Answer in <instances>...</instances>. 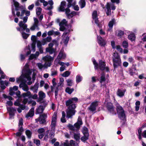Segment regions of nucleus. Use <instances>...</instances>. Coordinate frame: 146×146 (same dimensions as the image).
Returning a JSON list of instances; mask_svg holds the SVG:
<instances>
[{"instance_id":"64","label":"nucleus","mask_w":146,"mask_h":146,"mask_svg":"<svg viewBox=\"0 0 146 146\" xmlns=\"http://www.w3.org/2000/svg\"><path fill=\"white\" fill-rule=\"evenodd\" d=\"M143 38H142V40L143 41H146V33H143L142 35Z\"/></svg>"},{"instance_id":"15","label":"nucleus","mask_w":146,"mask_h":146,"mask_svg":"<svg viewBox=\"0 0 146 146\" xmlns=\"http://www.w3.org/2000/svg\"><path fill=\"white\" fill-rule=\"evenodd\" d=\"M34 23L33 25L30 28V29L32 31H34L35 29L38 30H39L38 27L39 21L38 19L35 17L33 18Z\"/></svg>"},{"instance_id":"11","label":"nucleus","mask_w":146,"mask_h":146,"mask_svg":"<svg viewBox=\"0 0 146 146\" xmlns=\"http://www.w3.org/2000/svg\"><path fill=\"white\" fill-rule=\"evenodd\" d=\"M16 11V15L19 17L20 16V18L22 19V17L23 16L24 14L25 13L26 15L29 16L30 15V12L29 11L25 12V10H15Z\"/></svg>"},{"instance_id":"46","label":"nucleus","mask_w":146,"mask_h":146,"mask_svg":"<svg viewBox=\"0 0 146 146\" xmlns=\"http://www.w3.org/2000/svg\"><path fill=\"white\" fill-rule=\"evenodd\" d=\"M82 131L84 135H89L88 128L86 127H83Z\"/></svg>"},{"instance_id":"56","label":"nucleus","mask_w":146,"mask_h":146,"mask_svg":"<svg viewBox=\"0 0 146 146\" xmlns=\"http://www.w3.org/2000/svg\"><path fill=\"white\" fill-rule=\"evenodd\" d=\"M22 34V37L23 38L27 39L29 36V35L27 33H24L23 32H21Z\"/></svg>"},{"instance_id":"41","label":"nucleus","mask_w":146,"mask_h":146,"mask_svg":"<svg viewBox=\"0 0 146 146\" xmlns=\"http://www.w3.org/2000/svg\"><path fill=\"white\" fill-rule=\"evenodd\" d=\"M23 125V119L22 118L20 119L19 122V130L20 131H23V129L22 128V126Z\"/></svg>"},{"instance_id":"43","label":"nucleus","mask_w":146,"mask_h":146,"mask_svg":"<svg viewBox=\"0 0 146 146\" xmlns=\"http://www.w3.org/2000/svg\"><path fill=\"white\" fill-rule=\"evenodd\" d=\"M66 3L65 1H62L61 2L59 9H66Z\"/></svg>"},{"instance_id":"49","label":"nucleus","mask_w":146,"mask_h":146,"mask_svg":"<svg viewBox=\"0 0 146 146\" xmlns=\"http://www.w3.org/2000/svg\"><path fill=\"white\" fill-rule=\"evenodd\" d=\"M55 62L59 64L60 65L62 66H65V63L63 62L60 61V60L58 59H56L55 60Z\"/></svg>"},{"instance_id":"27","label":"nucleus","mask_w":146,"mask_h":146,"mask_svg":"<svg viewBox=\"0 0 146 146\" xmlns=\"http://www.w3.org/2000/svg\"><path fill=\"white\" fill-rule=\"evenodd\" d=\"M7 110L8 112H9V115L11 117H13L14 115L15 112L16 111V110L12 107H7Z\"/></svg>"},{"instance_id":"16","label":"nucleus","mask_w":146,"mask_h":146,"mask_svg":"<svg viewBox=\"0 0 146 146\" xmlns=\"http://www.w3.org/2000/svg\"><path fill=\"white\" fill-rule=\"evenodd\" d=\"M99 103L98 101H94L92 102L89 108V109L92 111L96 110L97 107L99 105Z\"/></svg>"},{"instance_id":"25","label":"nucleus","mask_w":146,"mask_h":146,"mask_svg":"<svg viewBox=\"0 0 146 146\" xmlns=\"http://www.w3.org/2000/svg\"><path fill=\"white\" fill-rule=\"evenodd\" d=\"M9 82L7 81H1L0 82V88L2 90H4L5 89L6 86H7L9 84Z\"/></svg>"},{"instance_id":"31","label":"nucleus","mask_w":146,"mask_h":146,"mask_svg":"<svg viewBox=\"0 0 146 146\" xmlns=\"http://www.w3.org/2000/svg\"><path fill=\"white\" fill-rule=\"evenodd\" d=\"M34 108H32L29 110V113L26 115V117L27 118L33 116L34 113Z\"/></svg>"},{"instance_id":"63","label":"nucleus","mask_w":146,"mask_h":146,"mask_svg":"<svg viewBox=\"0 0 146 146\" xmlns=\"http://www.w3.org/2000/svg\"><path fill=\"white\" fill-rule=\"evenodd\" d=\"M105 76H104V74H102V76H101V80H100V83H102L103 82L105 81Z\"/></svg>"},{"instance_id":"1","label":"nucleus","mask_w":146,"mask_h":146,"mask_svg":"<svg viewBox=\"0 0 146 146\" xmlns=\"http://www.w3.org/2000/svg\"><path fill=\"white\" fill-rule=\"evenodd\" d=\"M28 63L26 64L22 70V74L20 77L16 78V82L18 83L21 82L19 87L25 91H27L29 90L28 86L26 84L27 81L29 85H31L32 82L31 81V74L33 70L29 69Z\"/></svg>"},{"instance_id":"48","label":"nucleus","mask_w":146,"mask_h":146,"mask_svg":"<svg viewBox=\"0 0 146 146\" xmlns=\"http://www.w3.org/2000/svg\"><path fill=\"white\" fill-rule=\"evenodd\" d=\"M140 104V102L139 101H137L135 102V110L136 111L139 110Z\"/></svg>"},{"instance_id":"21","label":"nucleus","mask_w":146,"mask_h":146,"mask_svg":"<svg viewBox=\"0 0 146 146\" xmlns=\"http://www.w3.org/2000/svg\"><path fill=\"white\" fill-rule=\"evenodd\" d=\"M42 59L45 62H47V63H50L51 66V62L54 60V58L52 57L49 55H47L43 57Z\"/></svg>"},{"instance_id":"17","label":"nucleus","mask_w":146,"mask_h":146,"mask_svg":"<svg viewBox=\"0 0 146 146\" xmlns=\"http://www.w3.org/2000/svg\"><path fill=\"white\" fill-rule=\"evenodd\" d=\"M16 94L17 96L18 97V99L15 101L14 103V105L16 106H19L20 105V103L21 101V92L19 91H17Z\"/></svg>"},{"instance_id":"9","label":"nucleus","mask_w":146,"mask_h":146,"mask_svg":"<svg viewBox=\"0 0 146 146\" xmlns=\"http://www.w3.org/2000/svg\"><path fill=\"white\" fill-rule=\"evenodd\" d=\"M117 113L119 117L121 120H124L125 116L124 111L122 108L119 105L117 106Z\"/></svg>"},{"instance_id":"34","label":"nucleus","mask_w":146,"mask_h":146,"mask_svg":"<svg viewBox=\"0 0 146 146\" xmlns=\"http://www.w3.org/2000/svg\"><path fill=\"white\" fill-rule=\"evenodd\" d=\"M66 57L65 53L62 51H61L59 53L57 58L56 59L60 60L62 59H64Z\"/></svg>"},{"instance_id":"50","label":"nucleus","mask_w":146,"mask_h":146,"mask_svg":"<svg viewBox=\"0 0 146 146\" xmlns=\"http://www.w3.org/2000/svg\"><path fill=\"white\" fill-rule=\"evenodd\" d=\"M82 80V77L80 75H77L76 77V81L77 83L80 82Z\"/></svg>"},{"instance_id":"22","label":"nucleus","mask_w":146,"mask_h":146,"mask_svg":"<svg viewBox=\"0 0 146 146\" xmlns=\"http://www.w3.org/2000/svg\"><path fill=\"white\" fill-rule=\"evenodd\" d=\"M13 2L16 9H25V6L20 5V3L17 1H15V0H13Z\"/></svg>"},{"instance_id":"8","label":"nucleus","mask_w":146,"mask_h":146,"mask_svg":"<svg viewBox=\"0 0 146 146\" xmlns=\"http://www.w3.org/2000/svg\"><path fill=\"white\" fill-rule=\"evenodd\" d=\"M19 25V27L17 28V29L18 31L22 32L26 30V32L27 33H28L30 32L29 29L27 28V25L25 23H23L22 21H20Z\"/></svg>"},{"instance_id":"4","label":"nucleus","mask_w":146,"mask_h":146,"mask_svg":"<svg viewBox=\"0 0 146 146\" xmlns=\"http://www.w3.org/2000/svg\"><path fill=\"white\" fill-rule=\"evenodd\" d=\"M31 40L33 43L31 46L28 45L25 49V52L27 56L30 54L32 51L33 52L35 51V43L36 40V37L35 36L32 35L31 37Z\"/></svg>"},{"instance_id":"5","label":"nucleus","mask_w":146,"mask_h":146,"mask_svg":"<svg viewBox=\"0 0 146 146\" xmlns=\"http://www.w3.org/2000/svg\"><path fill=\"white\" fill-rule=\"evenodd\" d=\"M56 113L54 112L52 117L51 124V128L50 134V137L51 138L53 137L54 135L55 127L56 124Z\"/></svg>"},{"instance_id":"7","label":"nucleus","mask_w":146,"mask_h":146,"mask_svg":"<svg viewBox=\"0 0 146 146\" xmlns=\"http://www.w3.org/2000/svg\"><path fill=\"white\" fill-rule=\"evenodd\" d=\"M113 61L114 68L117 67L120 65L121 60L117 52L114 53L113 56Z\"/></svg>"},{"instance_id":"44","label":"nucleus","mask_w":146,"mask_h":146,"mask_svg":"<svg viewBox=\"0 0 146 146\" xmlns=\"http://www.w3.org/2000/svg\"><path fill=\"white\" fill-rule=\"evenodd\" d=\"M19 106V108L17 109V111L19 113H20L22 111V110H24L25 108V105L21 104V103H20V106Z\"/></svg>"},{"instance_id":"58","label":"nucleus","mask_w":146,"mask_h":146,"mask_svg":"<svg viewBox=\"0 0 146 146\" xmlns=\"http://www.w3.org/2000/svg\"><path fill=\"white\" fill-rule=\"evenodd\" d=\"M123 46L126 48L128 46V43L127 41H124L122 43Z\"/></svg>"},{"instance_id":"13","label":"nucleus","mask_w":146,"mask_h":146,"mask_svg":"<svg viewBox=\"0 0 146 146\" xmlns=\"http://www.w3.org/2000/svg\"><path fill=\"white\" fill-rule=\"evenodd\" d=\"M59 12H65L68 18H70L75 16L76 13L74 11L70 12V10H58Z\"/></svg>"},{"instance_id":"26","label":"nucleus","mask_w":146,"mask_h":146,"mask_svg":"<svg viewBox=\"0 0 146 146\" xmlns=\"http://www.w3.org/2000/svg\"><path fill=\"white\" fill-rule=\"evenodd\" d=\"M39 55V53L37 51L35 54H31L30 55L29 60L36 59Z\"/></svg>"},{"instance_id":"47","label":"nucleus","mask_w":146,"mask_h":146,"mask_svg":"<svg viewBox=\"0 0 146 146\" xmlns=\"http://www.w3.org/2000/svg\"><path fill=\"white\" fill-rule=\"evenodd\" d=\"M31 96V93L29 91H28L26 93H23L22 94V96L23 98H25L26 97L30 98Z\"/></svg>"},{"instance_id":"2","label":"nucleus","mask_w":146,"mask_h":146,"mask_svg":"<svg viewBox=\"0 0 146 146\" xmlns=\"http://www.w3.org/2000/svg\"><path fill=\"white\" fill-rule=\"evenodd\" d=\"M78 100L76 97L70 98L66 102V105L67 106H69L67 111V117L70 118L74 115L75 111L74 109L76 108L75 103Z\"/></svg>"},{"instance_id":"60","label":"nucleus","mask_w":146,"mask_h":146,"mask_svg":"<svg viewBox=\"0 0 146 146\" xmlns=\"http://www.w3.org/2000/svg\"><path fill=\"white\" fill-rule=\"evenodd\" d=\"M3 96L4 98L8 99L9 100H12L13 99L11 97L9 96H7L5 94H3Z\"/></svg>"},{"instance_id":"24","label":"nucleus","mask_w":146,"mask_h":146,"mask_svg":"<svg viewBox=\"0 0 146 146\" xmlns=\"http://www.w3.org/2000/svg\"><path fill=\"white\" fill-rule=\"evenodd\" d=\"M38 96L39 98L37 99V101L41 102L43 99L45 97V94L42 91H40L38 93Z\"/></svg>"},{"instance_id":"52","label":"nucleus","mask_w":146,"mask_h":146,"mask_svg":"<svg viewBox=\"0 0 146 146\" xmlns=\"http://www.w3.org/2000/svg\"><path fill=\"white\" fill-rule=\"evenodd\" d=\"M70 73L69 71H66L62 74V76L64 77H67L70 75Z\"/></svg>"},{"instance_id":"40","label":"nucleus","mask_w":146,"mask_h":146,"mask_svg":"<svg viewBox=\"0 0 146 146\" xmlns=\"http://www.w3.org/2000/svg\"><path fill=\"white\" fill-rule=\"evenodd\" d=\"M99 66L100 69L101 70H103L106 68L105 62L102 60H100L99 61Z\"/></svg>"},{"instance_id":"45","label":"nucleus","mask_w":146,"mask_h":146,"mask_svg":"<svg viewBox=\"0 0 146 146\" xmlns=\"http://www.w3.org/2000/svg\"><path fill=\"white\" fill-rule=\"evenodd\" d=\"M79 3L80 8L81 9L83 8L86 5L85 0H80Z\"/></svg>"},{"instance_id":"51","label":"nucleus","mask_w":146,"mask_h":146,"mask_svg":"<svg viewBox=\"0 0 146 146\" xmlns=\"http://www.w3.org/2000/svg\"><path fill=\"white\" fill-rule=\"evenodd\" d=\"M92 61L93 62V63L94 66V68L95 69H97L98 67L99 66L98 64L96 62L94 58H92Z\"/></svg>"},{"instance_id":"18","label":"nucleus","mask_w":146,"mask_h":146,"mask_svg":"<svg viewBox=\"0 0 146 146\" xmlns=\"http://www.w3.org/2000/svg\"><path fill=\"white\" fill-rule=\"evenodd\" d=\"M39 69L40 70L44 69L47 68L48 67L50 66V63H47V62H45L44 64H43L41 63H37L36 64Z\"/></svg>"},{"instance_id":"37","label":"nucleus","mask_w":146,"mask_h":146,"mask_svg":"<svg viewBox=\"0 0 146 146\" xmlns=\"http://www.w3.org/2000/svg\"><path fill=\"white\" fill-rule=\"evenodd\" d=\"M124 34L123 31L120 30H117L116 31V35L119 38H121Z\"/></svg>"},{"instance_id":"55","label":"nucleus","mask_w":146,"mask_h":146,"mask_svg":"<svg viewBox=\"0 0 146 146\" xmlns=\"http://www.w3.org/2000/svg\"><path fill=\"white\" fill-rule=\"evenodd\" d=\"M26 134L28 138H31L32 133L29 130H27L26 131Z\"/></svg>"},{"instance_id":"54","label":"nucleus","mask_w":146,"mask_h":146,"mask_svg":"<svg viewBox=\"0 0 146 146\" xmlns=\"http://www.w3.org/2000/svg\"><path fill=\"white\" fill-rule=\"evenodd\" d=\"M89 135H84V136L82 137L81 138V140L83 142L85 141L88 139Z\"/></svg>"},{"instance_id":"36","label":"nucleus","mask_w":146,"mask_h":146,"mask_svg":"<svg viewBox=\"0 0 146 146\" xmlns=\"http://www.w3.org/2000/svg\"><path fill=\"white\" fill-rule=\"evenodd\" d=\"M135 36L134 33L131 32L128 35V39L131 41H134L135 39Z\"/></svg>"},{"instance_id":"62","label":"nucleus","mask_w":146,"mask_h":146,"mask_svg":"<svg viewBox=\"0 0 146 146\" xmlns=\"http://www.w3.org/2000/svg\"><path fill=\"white\" fill-rule=\"evenodd\" d=\"M34 142L35 143L37 146H39L40 144V141L38 139H35L34 141Z\"/></svg>"},{"instance_id":"61","label":"nucleus","mask_w":146,"mask_h":146,"mask_svg":"<svg viewBox=\"0 0 146 146\" xmlns=\"http://www.w3.org/2000/svg\"><path fill=\"white\" fill-rule=\"evenodd\" d=\"M67 83L68 85L71 86L72 85V80L70 79H68L66 80Z\"/></svg>"},{"instance_id":"42","label":"nucleus","mask_w":146,"mask_h":146,"mask_svg":"<svg viewBox=\"0 0 146 146\" xmlns=\"http://www.w3.org/2000/svg\"><path fill=\"white\" fill-rule=\"evenodd\" d=\"M54 4L52 0H49L48 1V3L47 9H52L53 8V5Z\"/></svg>"},{"instance_id":"29","label":"nucleus","mask_w":146,"mask_h":146,"mask_svg":"<svg viewBox=\"0 0 146 146\" xmlns=\"http://www.w3.org/2000/svg\"><path fill=\"white\" fill-rule=\"evenodd\" d=\"M42 10H36V15L40 21L42 20L43 18V14L41 13Z\"/></svg>"},{"instance_id":"30","label":"nucleus","mask_w":146,"mask_h":146,"mask_svg":"<svg viewBox=\"0 0 146 146\" xmlns=\"http://www.w3.org/2000/svg\"><path fill=\"white\" fill-rule=\"evenodd\" d=\"M107 108L108 110L110 113L113 114H114V108L112 103L110 102L108 103L107 105Z\"/></svg>"},{"instance_id":"6","label":"nucleus","mask_w":146,"mask_h":146,"mask_svg":"<svg viewBox=\"0 0 146 146\" xmlns=\"http://www.w3.org/2000/svg\"><path fill=\"white\" fill-rule=\"evenodd\" d=\"M51 37L50 36H48L46 38L43 39L41 41L38 40L37 41V47L38 48L39 51L40 53L43 52V49L42 45H44L46 44L47 42H50L51 40Z\"/></svg>"},{"instance_id":"59","label":"nucleus","mask_w":146,"mask_h":146,"mask_svg":"<svg viewBox=\"0 0 146 146\" xmlns=\"http://www.w3.org/2000/svg\"><path fill=\"white\" fill-rule=\"evenodd\" d=\"M117 50L119 51L120 52L122 53L123 52V49H122L121 47V46H120L118 45L117 46H116V48Z\"/></svg>"},{"instance_id":"23","label":"nucleus","mask_w":146,"mask_h":146,"mask_svg":"<svg viewBox=\"0 0 146 146\" xmlns=\"http://www.w3.org/2000/svg\"><path fill=\"white\" fill-rule=\"evenodd\" d=\"M46 117V115L45 114H43L40 115V117L36 119V121L38 120L39 121L40 123L43 124L45 122V119Z\"/></svg>"},{"instance_id":"38","label":"nucleus","mask_w":146,"mask_h":146,"mask_svg":"<svg viewBox=\"0 0 146 146\" xmlns=\"http://www.w3.org/2000/svg\"><path fill=\"white\" fill-rule=\"evenodd\" d=\"M38 88V84L36 83L34 86H32L30 89L32 90L34 93H37Z\"/></svg>"},{"instance_id":"33","label":"nucleus","mask_w":146,"mask_h":146,"mask_svg":"<svg viewBox=\"0 0 146 146\" xmlns=\"http://www.w3.org/2000/svg\"><path fill=\"white\" fill-rule=\"evenodd\" d=\"M46 51L47 52H48L50 54L54 53V56H55L56 55V50L53 48H46Z\"/></svg>"},{"instance_id":"35","label":"nucleus","mask_w":146,"mask_h":146,"mask_svg":"<svg viewBox=\"0 0 146 146\" xmlns=\"http://www.w3.org/2000/svg\"><path fill=\"white\" fill-rule=\"evenodd\" d=\"M115 20L114 19H112L111 21H110L108 23V26L109 28L108 29V31H110L112 28L113 25L115 23Z\"/></svg>"},{"instance_id":"14","label":"nucleus","mask_w":146,"mask_h":146,"mask_svg":"<svg viewBox=\"0 0 146 146\" xmlns=\"http://www.w3.org/2000/svg\"><path fill=\"white\" fill-rule=\"evenodd\" d=\"M69 31H68L67 32H64L62 35V42H63L65 45L67 44L69 40Z\"/></svg>"},{"instance_id":"3","label":"nucleus","mask_w":146,"mask_h":146,"mask_svg":"<svg viewBox=\"0 0 146 146\" xmlns=\"http://www.w3.org/2000/svg\"><path fill=\"white\" fill-rule=\"evenodd\" d=\"M82 124V119L80 117H79L77 122L74 124V126L70 124H69L67 126L70 129L74 132H76V133H74V137L77 141L79 140L80 139V134L78 131Z\"/></svg>"},{"instance_id":"12","label":"nucleus","mask_w":146,"mask_h":146,"mask_svg":"<svg viewBox=\"0 0 146 146\" xmlns=\"http://www.w3.org/2000/svg\"><path fill=\"white\" fill-rule=\"evenodd\" d=\"M47 103L43 101V104L39 106L36 110V114L42 113L46 106Z\"/></svg>"},{"instance_id":"53","label":"nucleus","mask_w":146,"mask_h":146,"mask_svg":"<svg viewBox=\"0 0 146 146\" xmlns=\"http://www.w3.org/2000/svg\"><path fill=\"white\" fill-rule=\"evenodd\" d=\"M74 90V89H71L68 87L66 88L65 91L66 92L70 94L72 93Z\"/></svg>"},{"instance_id":"20","label":"nucleus","mask_w":146,"mask_h":146,"mask_svg":"<svg viewBox=\"0 0 146 146\" xmlns=\"http://www.w3.org/2000/svg\"><path fill=\"white\" fill-rule=\"evenodd\" d=\"M67 21L66 19H64L59 24L60 26V29L61 31H63L65 29V26L67 25Z\"/></svg>"},{"instance_id":"39","label":"nucleus","mask_w":146,"mask_h":146,"mask_svg":"<svg viewBox=\"0 0 146 146\" xmlns=\"http://www.w3.org/2000/svg\"><path fill=\"white\" fill-rule=\"evenodd\" d=\"M18 87L17 86H14L13 88H11L9 89L10 91L9 94L11 95H13L14 93L13 92V91H17L18 90Z\"/></svg>"},{"instance_id":"57","label":"nucleus","mask_w":146,"mask_h":146,"mask_svg":"<svg viewBox=\"0 0 146 146\" xmlns=\"http://www.w3.org/2000/svg\"><path fill=\"white\" fill-rule=\"evenodd\" d=\"M64 82V78H61L60 79L59 82L58 83L59 86H62Z\"/></svg>"},{"instance_id":"19","label":"nucleus","mask_w":146,"mask_h":146,"mask_svg":"<svg viewBox=\"0 0 146 146\" xmlns=\"http://www.w3.org/2000/svg\"><path fill=\"white\" fill-rule=\"evenodd\" d=\"M97 41L98 44L101 46H104L106 44V40L100 36H97Z\"/></svg>"},{"instance_id":"10","label":"nucleus","mask_w":146,"mask_h":146,"mask_svg":"<svg viewBox=\"0 0 146 146\" xmlns=\"http://www.w3.org/2000/svg\"><path fill=\"white\" fill-rule=\"evenodd\" d=\"M68 2L67 7L66 9H69L71 6H72L74 9H79V7L78 5H76V2L73 0H66Z\"/></svg>"},{"instance_id":"32","label":"nucleus","mask_w":146,"mask_h":146,"mask_svg":"<svg viewBox=\"0 0 146 146\" xmlns=\"http://www.w3.org/2000/svg\"><path fill=\"white\" fill-rule=\"evenodd\" d=\"M98 14L97 13V11L95 10L94 11L92 14V17L93 19L94 20L95 23H97L98 20Z\"/></svg>"},{"instance_id":"28","label":"nucleus","mask_w":146,"mask_h":146,"mask_svg":"<svg viewBox=\"0 0 146 146\" xmlns=\"http://www.w3.org/2000/svg\"><path fill=\"white\" fill-rule=\"evenodd\" d=\"M126 91V89L121 90L118 89L117 92V95L120 97H123Z\"/></svg>"}]
</instances>
